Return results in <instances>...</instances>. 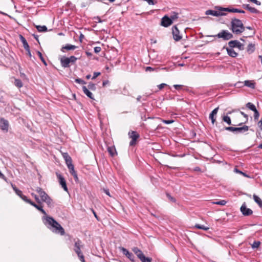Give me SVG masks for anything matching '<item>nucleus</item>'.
Wrapping results in <instances>:
<instances>
[{"label": "nucleus", "mask_w": 262, "mask_h": 262, "mask_svg": "<svg viewBox=\"0 0 262 262\" xmlns=\"http://www.w3.org/2000/svg\"><path fill=\"white\" fill-rule=\"evenodd\" d=\"M107 151L112 157H114L117 154L116 148L114 146L108 147Z\"/></svg>", "instance_id": "cd10ccee"}, {"label": "nucleus", "mask_w": 262, "mask_h": 262, "mask_svg": "<svg viewBox=\"0 0 262 262\" xmlns=\"http://www.w3.org/2000/svg\"><path fill=\"white\" fill-rule=\"evenodd\" d=\"M9 122L4 118L0 119V128L5 132H8L9 127Z\"/></svg>", "instance_id": "f8f14e48"}, {"label": "nucleus", "mask_w": 262, "mask_h": 262, "mask_svg": "<svg viewBox=\"0 0 262 262\" xmlns=\"http://www.w3.org/2000/svg\"><path fill=\"white\" fill-rule=\"evenodd\" d=\"M255 45L253 43H249L247 48V51L249 54H251L255 50Z\"/></svg>", "instance_id": "bb28decb"}, {"label": "nucleus", "mask_w": 262, "mask_h": 262, "mask_svg": "<svg viewBox=\"0 0 262 262\" xmlns=\"http://www.w3.org/2000/svg\"><path fill=\"white\" fill-rule=\"evenodd\" d=\"M209 37H217L219 38H222L224 40H228L233 38V35L228 30H223L217 34L215 35L208 36Z\"/></svg>", "instance_id": "20e7f679"}, {"label": "nucleus", "mask_w": 262, "mask_h": 262, "mask_svg": "<svg viewBox=\"0 0 262 262\" xmlns=\"http://www.w3.org/2000/svg\"><path fill=\"white\" fill-rule=\"evenodd\" d=\"M12 187L15 192L20 198L22 195L23 192L21 190H19L15 185L12 184Z\"/></svg>", "instance_id": "473e14b6"}, {"label": "nucleus", "mask_w": 262, "mask_h": 262, "mask_svg": "<svg viewBox=\"0 0 262 262\" xmlns=\"http://www.w3.org/2000/svg\"><path fill=\"white\" fill-rule=\"evenodd\" d=\"M20 198L23 200L25 202H26L27 203L30 204L31 205V203L33 202L31 200L28 199L27 197L25 195H24L23 194L21 196H20Z\"/></svg>", "instance_id": "58836bf2"}, {"label": "nucleus", "mask_w": 262, "mask_h": 262, "mask_svg": "<svg viewBox=\"0 0 262 262\" xmlns=\"http://www.w3.org/2000/svg\"><path fill=\"white\" fill-rule=\"evenodd\" d=\"M169 18L171 19V21H172V20H175L178 18V14L175 12H173Z\"/></svg>", "instance_id": "a19ab883"}, {"label": "nucleus", "mask_w": 262, "mask_h": 262, "mask_svg": "<svg viewBox=\"0 0 262 262\" xmlns=\"http://www.w3.org/2000/svg\"><path fill=\"white\" fill-rule=\"evenodd\" d=\"M253 112H254V119L255 120H258V119L259 118V113L257 110H256L255 111H254Z\"/></svg>", "instance_id": "a18cd8bd"}, {"label": "nucleus", "mask_w": 262, "mask_h": 262, "mask_svg": "<svg viewBox=\"0 0 262 262\" xmlns=\"http://www.w3.org/2000/svg\"><path fill=\"white\" fill-rule=\"evenodd\" d=\"M225 129L226 130L231 131L232 132H235L236 133H244L249 129V127L247 125H244L242 127H225Z\"/></svg>", "instance_id": "39448f33"}, {"label": "nucleus", "mask_w": 262, "mask_h": 262, "mask_svg": "<svg viewBox=\"0 0 262 262\" xmlns=\"http://www.w3.org/2000/svg\"><path fill=\"white\" fill-rule=\"evenodd\" d=\"M75 82L79 84H85L86 82L80 78H76L75 80Z\"/></svg>", "instance_id": "49530a36"}, {"label": "nucleus", "mask_w": 262, "mask_h": 262, "mask_svg": "<svg viewBox=\"0 0 262 262\" xmlns=\"http://www.w3.org/2000/svg\"><path fill=\"white\" fill-rule=\"evenodd\" d=\"M173 87L177 90H180L183 89L184 86L183 85H180V84H174L173 85Z\"/></svg>", "instance_id": "3c124183"}, {"label": "nucleus", "mask_w": 262, "mask_h": 262, "mask_svg": "<svg viewBox=\"0 0 262 262\" xmlns=\"http://www.w3.org/2000/svg\"><path fill=\"white\" fill-rule=\"evenodd\" d=\"M234 171L237 172V173H240V174L243 175L245 177H248V176L246 173L242 172V171L239 170V169H238L237 168H235L234 169Z\"/></svg>", "instance_id": "8fccbe9b"}, {"label": "nucleus", "mask_w": 262, "mask_h": 262, "mask_svg": "<svg viewBox=\"0 0 262 262\" xmlns=\"http://www.w3.org/2000/svg\"><path fill=\"white\" fill-rule=\"evenodd\" d=\"M63 156L66 162L67 166L69 168V165H73L72 163L71 158L69 156L68 153H64Z\"/></svg>", "instance_id": "b1692460"}, {"label": "nucleus", "mask_w": 262, "mask_h": 262, "mask_svg": "<svg viewBox=\"0 0 262 262\" xmlns=\"http://www.w3.org/2000/svg\"><path fill=\"white\" fill-rule=\"evenodd\" d=\"M139 259L142 262H151L152 261L151 258L146 257L144 254H143Z\"/></svg>", "instance_id": "c756f323"}, {"label": "nucleus", "mask_w": 262, "mask_h": 262, "mask_svg": "<svg viewBox=\"0 0 262 262\" xmlns=\"http://www.w3.org/2000/svg\"><path fill=\"white\" fill-rule=\"evenodd\" d=\"M36 28L38 32L47 31V28L46 26H36Z\"/></svg>", "instance_id": "2f4dec72"}, {"label": "nucleus", "mask_w": 262, "mask_h": 262, "mask_svg": "<svg viewBox=\"0 0 262 262\" xmlns=\"http://www.w3.org/2000/svg\"><path fill=\"white\" fill-rule=\"evenodd\" d=\"M226 50L229 56L232 57H236L238 54L231 48H226Z\"/></svg>", "instance_id": "4be33fe9"}, {"label": "nucleus", "mask_w": 262, "mask_h": 262, "mask_svg": "<svg viewBox=\"0 0 262 262\" xmlns=\"http://www.w3.org/2000/svg\"><path fill=\"white\" fill-rule=\"evenodd\" d=\"M128 136L132 140L129 142L130 146H134L136 144L137 139L139 138V134L135 131H131L128 133Z\"/></svg>", "instance_id": "423d86ee"}, {"label": "nucleus", "mask_w": 262, "mask_h": 262, "mask_svg": "<svg viewBox=\"0 0 262 262\" xmlns=\"http://www.w3.org/2000/svg\"><path fill=\"white\" fill-rule=\"evenodd\" d=\"M223 120L224 122H226L228 125L231 124V121L230 117L228 116H225L223 117Z\"/></svg>", "instance_id": "4c0bfd02"}, {"label": "nucleus", "mask_w": 262, "mask_h": 262, "mask_svg": "<svg viewBox=\"0 0 262 262\" xmlns=\"http://www.w3.org/2000/svg\"><path fill=\"white\" fill-rule=\"evenodd\" d=\"M76 48H77V47L74 46V45H70V44H66L64 46H63L61 48V51L62 52H64V50H74L76 49Z\"/></svg>", "instance_id": "412c9836"}, {"label": "nucleus", "mask_w": 262, "mask_h": 262, "mask_svg": "<svg viewBox=\"0 0 262 262\" xmlns=\"http://www.w3.org/2000/svg\"><path fill=\"white\" fill-rule=\"evenodd\" d=\"M82 247L81 242L79 239L75 241L74 250L77 255L81 253V248Z\"/></svg>", "instance_id": "2eb2a0df"}, {"label": "nucleus", "mask_w": 262, "mask_h": 262, "mask_svg": "<svg viewBox=\"0 0 262 262\" xmlns=\"http://www.w3.org/2000/svg\"><path fill=\"white\" fill-rule=\"evenodd\" d=\"M100 75V72H94L93 74V76L92 78V79H95L96 77Z\"/></svg>", "instance_id": "bf43d9fd"}, {"label": "nucleus", "mask_w": 262, "mask_h": 262, "mask_svg": "<svg viewBox=\"0 0 262 262\" xmlns=\"http://www.w3.org/2000/svg\"><path fill=\"white\" fill-rule=\"evenodd\" d=\"M120 249L122 251V253L125 255L130 261L132 262H135V256L134 254L129 252L126 248L123 247H120Z\"/></svg>", "instance_id": "9b49d317"}, {"label": "nucleus", "mask_w": 262, "mask_h": 262, "mask_svg": "<svg viewBox=\"0 0 262 262\" xmlns=\"http://www.w3.org/2000/svg\"><path fill=\"white\" fill-rule=\"evenodd\" d=\"M193 170L194 171H201V169L200 167L196 166L193 168Z\"/></svg>", "instance_id": "e2e57ef3"}, {"label": "nucleus", "mask_w": 262, "mask_h": 262, "mask_svg": "<svg viewBox=\"0 0 262 262\" xmlns=\"http://www.w3.org/2000/svg\"><path fill=\"white\" fill-rule=\"evenodd\" d=\"M249 1L257 5H260L261 3L259 1H258L257 0H248Z\"/></svg>", "instance_id": "052dcab7"}, {"label": "nucleus", "mask_w": 262, "mask_h": 262, "mask_svg": "<svg viewBox=\"0 0 262 262\" xmlns=\"http://www.w3.org/2000/svg\"><path fill=\"white\" fill-rule=\"evenodd\" d=\"M253 199L254 201L260 207H262V200L256 194H253Z\"/></svg>", "instance_id": "c85d7f7f"}, {"label": "nucleus", "mask_w": 262, "mask_h": 262, "mask_svg": "<svg viewBox=\"0 0 262 262\" xmlns=\"http://www.w3.org/2000/svg\"><path fill=\"white\" fill-rule=\"evenodd\" d=\"M37 55H38L39 58L40 59V60H41L42 63L44 64V65H45L46 66H47V63L46 61L45 58H43L41 53L39 51H37Z\"/></svg>", "instance_id": "e433bc0d"}, {"label": "nucleus", "mask_w": 262, "mask_h": 262, "mask_svg": "<svg viewBox=\"0 0 262 262\" xmlns=\"http://www.w3.org/2000/svg\"><path fill=\"white\" fill-rule=\"evenodd\" d=\"M56 176L58 179L59 183L64 191L68 192V189L67 186L66 181L64 178L60 173L56 172Z\"/></svg>", "instance_id": "9d476101"}, {"label": "nucleus", "mask_w": 262, "mask_h": 262, "mask_svg": "<svg viewBox=\"0 0 262 262\" xmlns=\"http://www.w3.org/2000/svg\"><path fill=\"white\" fill-rule=\"evenodd\" d=\"M172 33L173 38L176 41H179L182 38V36L180 35L179 30L176 26L172 28Z\"/></svg>", "instance_id": "ddd939ff"}, {"label": "nucleus", "mask_w": 262, "mask_h": 262, "mask_svg": "<svg viewBox=\"0 0 262 262\" xmlns=\"http://www.w3.org/2000/svg\"><path fill=\"white\" fill-rule=\"evenodd\" d=\"M216 10H207L205 12L206 15H211L214 16H225L226 15V13L223 12L224 11H220L217 9Z\"/></svg>", "instance_id": "0eeeda50"}, {"label": "nucleus", "mask_w": 262, "mask_h": 262, "mask_svg": "<svg viewBox=\"0 0 262 262\" xmlns=\"http://www.w3.org/2000/svg\"><path fill=\"white\" fill-rule=\"evenodd\" d=\"M36 191L39 194L41 201L45 202L49 207H53L54 206V203L52 199H51L41 188L39 187H37Z\"/></svg>", "instance_id": "7ed1b4c3"}, {"label": "nucleus", "mask_w": 262, "mask_h": 262, "mask_svg": "<svg viewBox=\"0 0 262 262\" xmlns=\"http://www.w3.org/2000/svg\"><path fill=\"white\" fill-rule=\"evenodd\" d=\"M60 62L61 66L64 68H68L70 67V63H71L68 57H63L61 58Z\"/></svg>", "instance_id": "a211bd4d"}, {"label": "nucleus", "mask_w": 262, "mask_h": 262, "mask_svg": "<svg viewBox=\"0 0 262 262\" xmlns=\"http://www.w3.org/2000/svg\"><path fill=\"white\" fill-rule=\"evenodd\" d=\"M172 23L171 19H170L167 15H165L161 19V25L164 27H168Z\"/></svg>", "instance_id": "4468645a"}, {"label": "nucleus", "mask_w": 262, "mask_h": 262, "mask_svg": "<svg viewBox=\"0 0 262 262\" xmlns=\"http://www.w3.org/2000/svg\"><path fill=\"white\" fill-rule=\"evenodd\" d=\"M14 84L19 88L23 86V82L20 79H16L14 81Z\"/></svg>", "instance_id": "c9c22d12"}, {"label": "nucleus", "mask_w": 262, "mask_h": 262, "mask_svg": "<svg viewBox=\"0 0 262 262\" xmlns=\"http://www.w3.org/2000/svg\"><path fill=\"white\" fill-rule=\"evenodd\" d=\"M31 205L41 211L46 216L43 217L44 224L53 232L59 233L61 235L65 234L64 230L62 226L51 216L47 215L46 212L43 209L42 207L39 206L34 202L31 203Z\"/></svg>", "instance_id": "f257e3e1"}, {"label": "nucleus", "mask_w": 262, "mask_h": 262, "mask_svg": "<svg viewBox=\"0 0 262 262\" xmlns=\"http://www.w3.org/2000/svg\"><path fill=\"white\" fill-rule=\"evenodd\" d=\"M243 7L244 8L248 10L250 12L253 13H258L259 11L254 7H252L249 4L243 5Z\"/></svg>", "instance_id": "aec40b11"}, {"label": "nucleus", "mask_w": 262, "mask_h": 262, "mask_svg": "<svg viewBox=\"0 0 262 262\" xmlns=\"http://www.w3.org/2000/svg\"><path fill=\"white\" fill-rule=\"evenodd\" d=\"M68 58L71 63H74L77 59V58L75 57L74 56H71V57Z\"/></svg>", "instance_id": "de8ad7c7"}, {"label": "nucleus", "mask_w": 262, "mask_h": 262, "mask_svg": "<svg viewBox=\"0 0 262 262\" xmlns=\"http://www.w3.org/2000/svg\"><path fill=\"white\" fill-rule=\"evenodd\" d=\"M133 251L137 256L139 259L144 254L142 251L137 247H134L133 249Z\"/></svg>", "instance_id": "393cba45"}, {"label": "nucleus", "mask_w": 262, "mask_h": 262, "mask_svg": "<svg viewBox=\"0 0 262 262\" xmlns=\"http://www.w3.org/2000/svg\"><path fill=\"white\" fill-rule=\"evenodd\" d=\"M77 255L81 262H85V261L84 260V256L82 253H80L79 255Z\"/></svg>", "instance_id": "5fc2aeb1"}, {"label": "nucleus", "mask_w": 262, "mask_h": 262, "mask_svg": "<svg viewBox=\"0 0 262 262\" xmlns=\"http://www.w3.org/2000/svg\"><path fill=\"white\" fill-rule=\"evenodd\" d=\"M195 227L199 229H202L204 231H207L209 229V227L200 224H195Z\"/></svg>", "instance_id": "f704fd0d"}, {"label": "nucleus", "mask_w": 262, "mask_h": 262, "mask_svg": "<svg viewBox=\"0 0 262 262\" xmlns=\"http://www.w3.org/2000/svg\"><path fill=\"white\" fill-rule=\"evenodd\" d=\"M166 196H167V197L168 198V199L170 201H171L172 202H176V199L172 197V196H171L170 194L167 193H166Z\"/></svg>", "instance_id": "09e8293b"}, {"label": "nucleus", "mask_w": 262, "mask_h": 262, "mask_svg": "<svg viewBox=\"0 0 262 262\" xmlns=\"http://www.w3.org/2000/svg\"><path fill=\"white\" fill-rule=\"evenodd\" d=\"M242 84V82H238L236 83L235 84H234V86H237V87H242V85H241Z\"/></svg>", "instance_id": "338daca9"}, {"label": "nucleus", "mask_w": 262, "mask_h": 262, "mask_svg": "<svg viewBox=\"0 0 262 262\" xmlns=\"http://www.w3.org/2000/svg\"><path fill=\"white\" fill-rule=\"evenodd\" d=\"M240 210L244 216H249L253 213V211L247 207L246 203L243 204L241 207Z\"/></svg>", "instance_id": "1a4fd4ad"}, {"label": "nucleus", "mask_w": 262, "mask_h": 262, "mask_svg": "<svg viewBox=\"0 0 262 262\" xmlns=\"http://www.w3.org/2000/svg\"><path fill=\"white\" fill-rule=\"evenodd\" d=\"M229 47L231 48H238L240 50L244 49V46L237 40H231L228 42Z\"/></svg>", "instance_id": "6e6552de"}, {"label": "nucleus", "mask_w": 262, "mask_h": 262, "mask_svg": "<svg viewBox=\"0 0 262 262\" xmlns=\"http://www.w3.org/2000/svg\"><path fill=\"white\" fill-rule=\"evenodd\" d=\"M25 50L27 52V54H28V55L30 57H31L32 55H31V52H30V47H29V48H28V49H25Z\"/></svg>", "instance_id": "0e129e2a"}, {"label": "nucleus", "mask_w": 262, "mask_h": 262, "mask_svg": "<svg viewBox=\"0 0 262 262\" xmlns=\"http://www.w3.org/2000/svg\"><path fill=\"white\" fill-rule=\"evenodd\" d=\"M231 30L235 34L239 35L245 31V27H244L242 20L233 18L231 21Z\"/></svg>", "instance_id": "f03ea898"}, {"label": "nucleus", "mask_w": 262, "mask_h": 262, "mask_svg": "<svg viewBox=\"0 0 262 262\" xmlns=\"http://www.w3.org/2000/svg\"><path fill=\"white\" fill-rule=\"evenodd\" d=\"M166 85H167V84H165V83H161V84L158 85V87L159 90H161V89L164 88Z\"/></svg>", "instance_id": "680f3d73"}, {"label": "nucleus", "mask_w": 262, "mask_h": 262, "mask_svg": "<svg viewBox=\"0 0 262 262\" xmlns=\"http://www.w3.org/2000/svg\"><path fill=\"white\" fill-rule=\"evenodd\" d=\"M246 106L252 111H254L257 110L255 106L251 102L247 103L246 105Z\"/></svg>", "instance_id": "72a5a7b5"}, {"label": "nucleus", "mask_w": 262, "mask_h": 262, "mask_svg": "<svg viewBox=\"0 0 262 262\" xmlns=\"http://www.w3.org/2000/svg\"><path fill=\"white\" fill-rule=\"evenodd\" d=\"M260 245V242L259 241H254L252 245V248H257Z\"/></svg>", "instance_id": "79ce46f5"}, {"label": "nucleus", "mask_w": 262, "mask_h": 262, "mask_svg": "<svg viewBox=\"0 0 262 262\" xmlns=\"http://www.w3.org/2000/svg\"><path fill=\"white\" fill-rule=\"evenodd\" d=\"M88 88L91 90H92V91H95L96 89V85L95 84L92 83V82H90L88 85Z\"/></svg>", "instance_id": "ea45409f"}, {"label": "nucleus", "mask_w": 262, "mask_h": 262, "mask_svg": "<svg viewBox=\"0 0 262 262\" xmlns=\"http://www.w3.org/2000/svg\"><path fill=\"white\" fill-rule=\"evenodd\" d=\"M163 122H164L165 124H171L172 122H173V120H163Z\"/></svg>", "instance_id": "4d7b16f0"}, {"label": "nucleus", "mask_w": 262, "mask_h": 262, "mask_svg": "<svg viewBox=\"0 0 262 262\" xmlns=\"http://www.w3.org/2000/svg\"><path fill=\"white\" fill-rule=\"evenodd\" d=\"M158 70H159V68L154 69L153 68H152L151 67H147L145 68V71L146 72H152V71H158Z\"/></svg>", "instance_id": "c03bdc74"}, {"label": "nucleus", "mask_w": 262, "mask_h": 262, "mask_svg": "<svg viewBox=\"0 0 262 262\" xmlns=\"http://www.w3.org/2000/svg\"><path fill=\"white\" fill-rule=\"evenodd\" d=\"M69 169L70 173L73 176L74 180L76 182L78 181V178L76 171L74 170V166L73 165H69Z\"/></svg>", "instance_id": "6ab92c4d"}, {"label": "nucleus", "mask_w": 262, "mask_h": 262, "mask_svg": "<svg viewBox=\"0 0 262 262\" xmlns=\"http://www.w3.org/2000/svg\"><path fill=\"white\" fill-rule=\"evenodd\" d=\"M31 195L34 196L35 201L38 203H40V200H39L38 196L36 195L35 194L33 193H31Z\"/></svg>", "instance_id": "864d4df0"}, {"label": "nucleus", "mask_w": 262, "mask_h": 262, "mask_svg": "<svg viewBox=\"0 0 262 262\" xmlns=\"http://www.w3.org/2000/svg\"><path fill=\"white\" fill-rule=\"evenodd\" d=\"M94 20H96V23H101L103 22V20H102L99 16H95L93 18Z\"/></svg>", "instance_id": "6e6d98bb"}, {"label": "nucleus", "mask_w": 262, "mask_h": 262, "mask_svg": "<svg viewBox=\"0 0 262 262\" xmlns=\"http://www.w3.org/2000/svg\"><path fill=\"white\" fill-rule=\"evenodd\" d=\"M258 126L260 128L262 127V118L260 119V120L257 123Z\"/></svg>", "instance_id": "69168bd1"}, {"label": "nucleus", "mask_w": 262, "mask_h": 262, "mask_svg": "<svg viewBox=\"0 0 262 262\" xmlns=\"http://www.w3.org/2000/svg\"><path fill=\"white\" fill-rule=\"evenodd\" d=\"M82 88L84 94H85L90 99H94L93 94L88 90V89L85 86H83Z\"/></svg>", "instance_id": "5701e85b"}, {"label": "nucleus", "mask_w": 262, "mask_h": 262, "mask_svg": "<svg viewBox=\"0 0 262 262\" xmlns=\"http://www.w3.org/2000/svg\"><path fill=\"white\" fill-rule=\"evenodd\" d=\"M219 110V107L214 108L211 113L210 114L209 118L211 120V122L212 124H214L215 122V117Z\"/></svg>", "instance_id": "f3484780"}, {"label": "nucleus", "mask_w": 262, "mask_h": 262, "mask_svg": "<svg viewBox=\"0 0 262 262\" xmlns=\"http://www.w3.org/2000/svg\"><path fill=\"white\" fill-rule=\"evenodd\" d=\"M84 38V36L82 34H80L79 36V40L80 42L82 41V39Z\"/></svg>", "instance_id": "774afa93"}, {"label": "nucleus", "mask_w": 262, "mask_h": 262, "mask_svg": "<svg viewBox=\"0 0 262 262\" xmlns=\"http://www.w3.org/2000/svg\"><path fill=\"white\" fill-rule=\"evenodd\" d=\"M20 39L21 41V42L23 44V47L25 49H28V48H29V46L25 39V38L21 35H20Z\"/></svg>", "instance_id": "a878e982"}, {"label": "nucleus", "mask_w": 262, "mask_h": 262, "mask_svg": "<svg viewBox=\"0 0 262 262\" xmlns=\"http://www.w3.org/2000/svg\"><path fill=\"white\" fill-rule=\"evenodd\" d=\"M215 9H217L220 11H224L226 12H233V13H239V10L236 8H223L221 6H215Z\"/></svg>", "instance_id": "dca6fc26"}, {"label": "nucleus", "mask_w": 262, "mask_h": 262, "mask_svg": "<svg viewBox=\"0 0 262 262\" xmlns=\"http://www.w3.org/2000/svg\"><path fill=\"white\" fill-rule=\"evenodd\" d=\"M226 201L225 200H221L217 202H213V203L216 205L224 206L226 205Z\"/></svg>", "instance_id": "37998d69"}, {"label": "nucleus", "mask_w": 262, "mask_h": 262, "mask_svg": "<svg viewBox=\"0 0 262 262\" xmlns=\"http://www.w3.org/2000/svg\"><path fill=\"white\" fill-rule=\"evenodd\" d=\"M244 85H245V86H246L247 87L252 88V89H254L255 88L254 83H253V82H251L249 80H246V81H245V82H244Z\"/></svg>", "instance_id": "7c9ffc66"}, {"label": "nucleus", "mask_w": 262, "mask_h": 262, "mask_svg": "<svg viewBox=\"0 0 262 262\" xmlns=\"http://www.w3.org/2000/svg\"><path fill=\"white\" fill-rule=\"evenodd\" d=\"M101 48L100 47H96L94 48V52L96 53H98L101 51Z\"/></svg>", "instance_id": "13d9d810"}, {"label": "nucleus", "mask_w": 262, "mask_h": 262, "mask_svg": "<svg viewBox=\"0 0 262 262\" xmlns=\"http://www.w3.org/2000/svg\"><path fill=\"white\" fill-rule=\"evenodd\" d=\"M146 1L149 5H155L157 4V0H145Z\"/></svg>", "instance_id": "603ef678"}]
</instances>
